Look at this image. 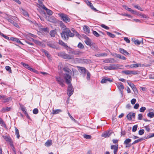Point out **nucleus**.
<instances>
[{
    "label": "nucleus",
    "mask_w": 154,
    "mask_h": 154,
    "mask_svg": "<svg viewBox=\"0 0 154 154\" xmlns=\"http://www.w3.org/2000/svg\"><path fill=\"white\" fill-rule=\"evenodd\" d=\"M64 78L65 79L66 82L68 85L67 90V94L70 97L73 94L74 92L73 88L70 83L72 81L71 77L68 74L66 73L64 74Z\"/></svg>",
    "instance_id": "obj_1"
},
{
    "label": "nucleus",
    "mask_w": 154,
    "mask_h": 154,
    "mask_svg": "<svg viewBox=\"0 0 154 154\" xmlns=\"http://www.w3.org/2000/svg\"><path fill=\"white\" fill-rule=\"evenodd\" d=\"M61 35L62 39L64 40H67L69 37H73L74 36V34L71 32L70 29H64L61 33Z\"/></svg>",
    "instance_id": "obj_2"
},
{
    "label": "nucleus",
    "mask_w": 154,
    "mask_h": 154,
    "mask_svg": "<svg viewBox=\"0 0 154 154\" xmlns=\"http://www.w3.org/2000/svg\"><path fill=\"white\" fill-rule=\"evenodd\" d=\"M58 15L61 18V20L65 23H67L71 20L69 16L66 14L60 13L58 14Z\"/></svg>",
    "instance_id": "obj_3"
},
{
    "label": "nucleus",
    "mask_w": 154,
    "mask_h": 154,
    "mask_svg": "<svg viewBox=\"0 0 154 154\" xmlns=\"http://www.w3.org/2000/svg\"><path fill=\"white\" fill-rule=\"evenodd\" d=\"M58 56L66 59L70 60L73 58V56L66 54L64 52H60L58 53Z\"/></svg>",
    "instance_id": "obj_4"
},
{
    "label": "nucleus",
    "mask_w": 154,
    "mask_h": 154,
    "mask_svg": "<svg viewBox=\"0 0 154 154\" xmlns=\"http://www.w3.org/2000/svg\"><path fill=\"white\" fill-rule=\"evenodd\" d=\"M120 67V65L119 64H110L109 66H105L104 68L105 70H116L117 69Z\"/></svg>",
    "instance_id": "obj_5"
},
{
    "label": "nucleus",
    "mask_w": 154,
    "mask_h": 154,
    "mask_svg": "<svg viewBox=\"0 0 154 154\" xmlns=\"http://www.w3.org/2000/svg\"><path fill=\"white\" fill-rule=\"evenodd\" d=\"M56 79L58 83L61 86L63 87L65 86V85L64 84V81L63 79L59 76L56 77Z\"/></svg>",
    "instance_id": "obj_6"
},
{
    "label": "nucleus",
    "mask_w": 154,
    "mask_h": 154,
    "mask_svg": "<svg viewBox=\"0 0 154 154\" xmlns=\"http://www.w3.org/2000/svg\"><path fill=\"white\" fill-rule=\"evenodd\" d=\"M2 137L10 145H12V143H13V142L10 136H2Z\"/></svg>",
    "instance_id": "obj_7"
},
{
    "label": "nucleus",
    "mask_w": 154,
    "mask_h": 154,
    "mask_svg": "<svg viewBox=\"0 0 154 154\" xmlns=\"http://www.w3.org/2000/svg\"><path fill=\"white\" fill-rule=\"evenodd\" d=\"M78 68H79V71L80 73L82 74L84 76H85L86 73L87 72V71L88 70H86L85 67H83L79 66Z\"/></svg>",
    "instance_id": "obj_8"
},
{
    "label": "nucleus",
    "mask_w": 154,
    "mask_h": 154,
    "mask_svg": "<svg viewBox=\"0 0 154 154\" xmlns=\"http://www.w3.org/2000/svg\"><path fill=\"white\" fill-rule=\"evenodd\" d=\"M113 80V79L112 78H110L106 77L102 79L101 82L102 83H104L108 82H112Z\"/></svg>",
    "instance_id": "obj_9"
},
{
    "label": "nucleus",
    "mask_w": 154,
    "mask_h": 154,
    "mask_svg": "<svg viewBox=\"0 0 154 154\" xmlns=\"http://www.w3.org/2000/svg\"><path fill=\"white\" fill-rule=\"evenodd\" d=\"M128 85L131 87L132 89L135 94L138 93V91L137 88L136 87L134 84L127 82Z\"/></svg>",
    "instance_id": "obj_10"
},
{
    "label": "nucleus",
    "mask_w": 154,
    "mask_h": 154,
    "mask_svg": "<svg viewBox=\"0 0 154 154\" xmlns=\"http://www.w3.org/2000/svg\"><path fill=\"white\" fill-rule=\"evenodd\" d=\"M82 53V52L80 51L73 50L72 51H71V52H69V54H73L75 56L81 55Z\"/></svg>",
    "instance_id": "obj_11"
},
{
    "label": "nucleus",
    "mask_w": 154,
    "mask_h": 154,
    "mask_svg": "<svg viewBox=\"0 0 154 154\" xmlns=\"http://www.w3.org/2000/svg\"><path fill=\"white\" fill-rule=\"evenodd\" d=\"M116 61L113 58L106 59L103 61V62L105 63H114Z\"/></svg>",
    "instance_id": "obj_12"
},
{
    "label": "nucleus",
    "mask_w": 154,
    "mask_h": 154,
    "mask_svg": "<svg viewBox=\"0 0 154 154\" xmlns=\"http://www.w3.org/2000/svg\"><path fill=\"white\" fill-rule=\"evenodd\" d=\"M47 45L48 47L52 48L57 49V47L54 43L51 42H48L47 43Z\"/></svg>",
    "instance_id": "obj_13"
},
{
    "label": "nucleus",
    "mask_w": 154,
    "mask_h": 154,
    "mask_svg": "<svg viewBox=\"0 0 154 154\" xmlns=\"http://www.w3.org/2000/svg\"><path fill=\"white\" fill-rule=\"evenodd\" d=\"M118 148V145L117 144L116 145H112L111 146V149H114L113 153L114 154H117Z\"/></svg>",
    "instance_id": "obj_14"
},
{
    "label": "nucleus",
    "mask_w": 154,
    "mask_h": 154,
    "mask_svg": "<svg viewBox=\"0 0 154 154\" xmlns=\"http://www.w3.org/2000/svg\"><path fill=\"white\" fill-rule=\"evenodd\" d=\"M86 2L88 5L90 6L91 8L95 11H97V10L94 7L93 5L90 1L88 0H85Z\"/></svg>",
    "instance_id": "obj_15"
},
{
    "label": "nucleus",
    "mask_w": 154,
    "mask_h": 154,
    "mask_svg": "<svg viewBox=\"0 0 154 154\" xmlns=\"http://www.w3.org/2000/svg\"><path fill=\"white\" fill-rule=\"evenodd\" d=\"M119 50L120 53L123 54L125 56L129 55V53L127 52L126 51L122 48H120L119 49Z\"/></svg>",
    "instance_id": "obj_16"
},
{
    "label": "nucleus",
    "mask_w": 154,
    "mask_h": 154,
    "mask_svg": "<svg viewBox=\"0 0 154 154\" xmlns=\"http://www.w3.org/2000/svg\"><path fill=\"white\" fill-rule=\"evenodd\" d=\"M132 41L134 42V43L135 45H139L142 42V44H143V39H142L141 41H140L138 39L135 40L134 38H132Z\"/></svg>",
    "instance_id": "obj_17"
},
{
    "label": "nucleus",
    "mask_w": 154,
    "mask_h": 154,
    "mask_svg": "<svg viewBox=\"0 0 154 154\" xmlns=\"http://www.w3.org/2000/svg\"><path fill=\"white\" fill-rule=\"evenodd\" d=\"M58 43L59 45L63 46L66 48H68L71 49V48L68 46L63 42L62 40H59Z\"/></svg>",
    "instance_id": "obj_18"
},
{
    "label": "nucleus",
    "mask_w": 154,
    "mask_h": 154,
    "mask_svg": "<svg viewBox=\"0 0 154 154\" xmlns=\"http://www.w3.org/2000/svg\"><path fill=\"white\" fill-rule=\"evenodd\" d=\"M117 86L119 90L122 92V90L124 89V86L123 85L122 83L121 82L118 83L117 85Z\"/></svg>",
    "instance_id": "obj_19"
},
{
    "label": "nucleus",
    "mask_w": 154,
    "mask_h": 154,
    "mask_svg": "<svg viewBox=\"0 0 154 154\" xmlns=\"http://www.w3.org/2000/svg\"><path fill=\"white\" fill-rule=\"evenodd\" d=\"M43 9L46 10L47 14L48 15H51L52 14V11L47 8L44 5H43Z\"/></svg>",
    "instance_id": "obj_20"
},
{
    "label": "nucleus",
    "mask_w": 154,
    "mask_h": 154,
    "mask_svg": "<svg viewBox=\"0 0 154 154\" xmlns=\"http://www.w3.org/2000/svg\"><path fill=\"white\" fill-rule=\"evenodd\" d=\"M83 29L86 34H89L90 33L89 27L88 26H85L83 27Z\"/></svg>",
    "instance_id": "obj_21"
},
{
    "label": "nucleus",
    "mask_w": 154,
    "mask_h": 154,
    "mask_svg": "<svg viewBox=\"0 0 154 154\" xmlns=\"http://www.w3.org/2000/svg\"><path fill=\"white\" fill-rule=\"evenodd\" d=\"M85 42L86 44L88 45L91 46L92 45L91 41L89 38L87 37V38L85 41Z\"/></svg>",
    "instance_id": "obj_22"
},
{
    "label": "nucleus",
    "mask_w": 154,
    "mask_h": 154,
    "mask_svg": "<svg viewBox=\"0 0 154 154\" xmlns=\"http://www.w3.org/2000/svg\"><path fill=\"white\" fill-rule=\"evenodd\" d=\"M21 64L24 67L29 70L30 71L31 70H32V68L30 67L29 65L26 64L23 62H21Z\"/></svg>",
    "instance_id": "obj_23"
},
{
    "label": "nucleus",
    "mask_w": 154,
    "mask_h": 154,
    "mask_svg": "<svg viewBox=\"0 0 154 154\" xmlns=\"http://www.w3.org/2000/svg\"><path fill=\"white\" fill-rule=\"evenodd\" d=\"M111 133H110L109 131H106L102 134V137H109L111 135Z\"/></svg>",
    "instance_id": "obj_24"
},
{
    "label": "nucleus",
    "mask_w": 154,
    "mask_h": 154,
    "mask_svg": "<svg viewBox=\"0 0 154 154\" xmlns=\"http://www.w3.org/2000/svg\"><path fill=\"white\" fill-rule=\"evenodd\" d=\"M8 21L9 22H10L11 24H13L15 27H19V26L18 24L17 23L15 22L12 20L10 19L8 20Z\"/></svg>",
    "instance_id": "obj_25"
},
{
    "label": "nucleus",
    "mask_w": 154,
    "mask_h": 154,
    "mask_svg": "<svg viewBox=\"0 0 154 154\" xmlns=\"http://www.w3.org/2000/svg\"><path fill=\"white\" fill-rule=\"evenodd\" d=\"M57 34L56 31L54 30H51L50 32V34L51 36L52 37H54Z\"/></svg>",
    "instance_id": "obj_26"
},
{
    "label": "nucleus",
    "mask_w": 154,
    "mask_h": 154,
    "mask_svg": "<svg viewBox=\"0 0 154 154\" xmlns=\"http://www.w3.org/2000/svg\"><path fill=\"white\" fill-rule=\"evenodd\" d=\"M11 107H6L5 108H3L2 109L1 111L3 112H8L11 109Z\"/></svg>",
    "instance_id": "obj_27"
},
{
    "label": "nucleus",
    "mask_w": 154,
    "mask_h": 154,
    "mask_svg": "<svg viewBox=\"0 0 154 154\" xmlns=\"http://www.w3.org/2000/svg\"><path fill=\"white\" fill-rule=\"evenodd\" d=\"M0 124L2 126L4 127L5 128H6L7 126L3 120L0 117Z\"/></svg>",
    "instance_id": "obj_28"
},
{
    "label": "nucleus",
    "mask_w": 154,
    "mask_h": 154,
    "mask_svg": "<svg viewBox=\"0 0 154 154\" xmlns=\"http://www.w3.org/2000/svg\"><path fill=\"white\" fill-rule=\"evenodd\" d=\"M11 97H9L8 98H4L2 100V102L3 103H5L8 102L11 100Z\"/></svg>",
    "instance_id": "obj_29"
},
{
    "label": "nucleus",
    "mask_w": 154,
    "mask_h": 154,
    "mask_svg": "<svg viewBox=\"0 0 154 154\" xmlns=\"http://www.w3.org/2000/svg\"><path fill=\"white\" fill-rule=\"evenodd\" d=\"M52 144V141L51 140H48L45 143V145L47 147L51 146Z\"/></svg>",
    "instance_id": "obj_30"
},
{
    "label": "nucleus",
    "mask_w": 154,
    "mask_h": 154,
    "mask_svg": "<svg viewBox=\"0 0 154 154\" xmlns=\"http://www.w3.org/2000/svg\"><path fill=\"white\" fill-rule=\"evenodd\" d=\"M141 66V64L139 63H137L136 64H131L130 65V68H137Z\"/></svg>",
    "instance_id": "obj_31"
},
{
    "label": "nucleus",
    "mask_w": 154,
    "mask_h": 154,
    "mask_svg": "<svg viewBox=\"0 0 154 154\" xmlns=\"http://www.w3.org/2000/svg\"><path fill=\"white\" fill-rule=\"evenodd\" d=\"M61 112L62 110L60 109L53 110L52 111V114H57L60 112Z\"/></svg>",
    "instance_id": "obj_32"
},
{
    "label": "nucleus",
    "mask_w": 154,
    "mask_h": 154,
    "mask_svg": "<svg viewBox=\"0 0 154 154\" xmlns=\"http://www.w3.org/2000/svg\"><path fill=\"white\" fill-rule=\"evenodd\" d=\"M63 69L65 72L68 73H69L70 72H71V70L69 68L66 67L63 68Z\"/></svg>",
    "instance_id": "obj_33"
},
{
    "label": "nucleus",
    "mask_w": 154,
    "mask_h": 154,
    "mask_svg": "<svg viewBox=\"0 0 154 154\" xmlns=\"http://www.w3.org/2000/svg\"><path fill=\"white\" fill-rule=\"evenodd\" d=\"M15 134L17 135V138H19L20 136L19 134V130L15 127Z\"/></svg>",
    "instance_id": "obj_34"
},
{
    "label": "nucleus",
    "mask_w": 154,
    "mask_h": 154,
    "mask_svg": "<svg viewBox=\"0 0 154 154\" xmlns=\"http://www.w3.org/2000/svg\"><path fill=\"white\" fill-rule=\"evenodd\" d=\"M60 27L62 28L63 29V30L64 29H68V28H67L66 26H65V24L63 23L62 22H61L60 23Z\"/></svg>",
    "instance_id": "obj_35"
},
{
    "label": "nucleus",
    "mask_w": 154,
    "mask_h": 154,
    "mask_svg": "<svg viewBox=\"0 0 154 154\" xmlns=\"http://www.w3.org/2000/svg\"><path fill=\"white\" fill-rule=\"evenodd\" d=\"M87 77L86 79L88 80H89L91 76V74L88 71H87Z\"/></svg>",
    "instance_id": "obj_36"
},
{
    "label": "nucleus",
    "mask_w": 154,
    "mask_h": 154,
    "mask_svg": "<svg viewBox=\"0 0 154 154\" xmlns=\"http://www.w3.org/2000/svg\"><path fill=\"white\" fill-rule=\"evenodd\" d=\"M147 116L150 118H152L154 116V114L153 112H149L147 114Z\"/></svg>",
    "instance_id": "obj_37"
},
{
    "label": "nucleus",
    "mask_w": 154,
    "mask_h": 154,
    "mask_svg": "<svg viewBox=\"0 0 154 154\" xmlns=\"http://www.w3.org/2000/svg\"><path fill=\"white\" fill-rule=\"evenodd\" d=\"M131 113L130 112L127 116V118L129 120H132Z\"/></svg>",
    "instance_id": "obj_38"
},
{
    "label": "nucleus",
    "mask_w": 154,
    "mask_h": 154,
    "mask_svg": "<svg viewBox=\"0 0 154 154\" xmlns=\"http://www.w3.org/2000/svg\"><path fill=\"white\" fill-rule=\"evenodd\" d=\"M131 141V140L130 139L128 138L126 139L124 142V143L125 144H128Z\"/></svg>",
    "instance_id": "obj_39"
},
{
    "label": "nucleus",
    "mask_w": 154,
    "mask_h": 154,
    "mask_svg": "<svg viewBox=\"0 0 154 154\" xmlns=\"http://www.w3.org/2000/svg\"><path fill=\"white\" fill-rule=\"evenodd\" d=\"M122 73L127 75H129L131 74V70L123 71Z\"/></svg>",
    "instance_id": "obj_40"
},
{
    "label": "nucleus",
    "mask_w": 154,
    "mask_h": 154,
    "mask_svg": "<svg viewBox=\"0 0 154 154\" xmlns=\"http://www.w3.org/2000/svg\"><path fill=\"white\" fill-rule=\"evenodd\" d=\"M107 55L106 53H104L102 54H97L96 55L97 57H100V56H106Z\"/></svg>",
    "instance_id": "obj_41"
},
{
    "label": "nucleus",
    "mask_w": 154,
    "mask_h": 154,
    "mask_svg": "<svg viewBox=\"0 0 154 154\" xmlns=\"http://www.w3.org/2000/svg\"><path fill=\"white\" fill-rule=\"evenodd\" d=\"M83 137L87 139H90L91 138V135L87 134H84L83 135Z\"/></svg>",
    "instance_id": "obj_42"
},
{
    "label": "nucleus",
    "mask_w": 154,
    "mask_h": 154,
    "mask_svg": "<svg viewBox=\"0 0 154 154\" xmlns=\"http://www.w3.org/2000/svg\"><path fill=\"white\" fill-rule=\"evenodd\" d=\"M42 52L45 53V55L47 57H50V56L47 51L45 50L44 49H42Z\"/></svg>",
    "instance_id": "obj_43"
},
{
    "label": "nucleus",
    "mask_w": 154,
    "mask_h": 154,
    "mask_svg": "<svg viewBox=\"0 0 154 154\" xmlns=\"http://www.w3.org/2000/svg\"><path fill=\"white\" fill-rule=\"evenodd\" d=\"M5 69L7 71L9 72L10 73H11V70L10 67L9 66H5Z\"/></svg>",
    "instance_id": "obj_44"
},
{
    "label": "nucleus",
    "mask_w": 154,
    "mask_h": 154,
    "mask_svg": "<svg viewBox=\"0 0 154 154\" xmlns=\"http://www.w3.org/2000/svg\"><path fill=\"white\" fill-rule=\"evenodd\" d=\"M106 33H107V34L109 36L111 37H112V38H114L115 37V35L113 34H112L110 32H106Z\"/></svg>",
    "instance_id": "obj_45"
},
{
    "label": "nucleus",
    "mask_w": 154,
    "mask_h": 154,
    "mask_svg": "<svg viewBox=\"0 0 154 154\" xmlns=\"http://www.w3.org/2000/svg\"><path fill=\"white\" fill-rule=\"evenodd\" d=\"M78 47L80 49H83L84 48V46L83 44L81 42H79L78 45Z\"/></svg>",
    "instance_id": "obj_46"
},
{
    "label": "nucleus",
    "mask_w": 154,
    "mask_h": 154,
    "mask_svg": "<svg viewBox=\"0 0 154 154\" xmlns=\"http://www.w3.org/2000/svg\"><path fill=\"white\" fill-rule=\"evenodd\" d=\"M137 127H138V126L137 125H134L133 127L132 131L133 132H135L137 130Z\"/></svg>",
    "instance_id": "obj_47"
},
{
    "label": "nucleus",
    "mask_w": 154,
    "mask_h": 154,
    "mask_svg": "<svg viewBox=\"0 0 154 154\" xmlns=\"http://www.w3.org/2000/svg\"><path fill=\"white\" fill-rule=\"evenodd\" d=\"M93 33L96 37H99L100 36V35L95 31H93Z\"/></svg>",
    "instance_id": "obj_48"
},
{
    "label": "nucleus",
    "mask_w": 154,
    "mask_h": 154,
    "mask_svg": "<svg viewBox=\"0 0 154 154\" xmlns=\"http://www.w3.org/2000/svg\"><path fill=\"white\" fill-rule=\"evenodd\" d=\"M144 131L143 129H140L139 131L138 134L140 135H141L144 133Z\"/></svg>",
    "instance_id": "obj_49"
},
{
    "label": "nucleus",
    "mask_w": 154,
    "mask_h": 154,
    "mask_svg": "<svg viewBox=\"0 0 154 154\" xmlns=\"http://www.w3.org/2000/svg\"><path fill=\"white\" fill-rule=\"evenodd\" d=\"M10 40L17 42H18L19 39L14 37H11L10 38Z\"/></svg>",
    "instance_id": "obj_50"
},
{
    "label": "nucleus",
    "mask_w": 154,
    "mask_h": 154,
    "mask_svg": "<svg viewBox=\"0 0 154 154\" xmlns=\"http://www.w3.org/2000/svg\"><path fill=\"white\" fill-rule=\"evenodd\" d=\"M146 108L145 107H142L140 109V111L141 112H144L146 110Z\"/></svg>",
    "instance_id": "obj_51"
},
{
    "label": "nucleus",
    "mask_w": 154,
    "mask_h": 154,
    "mask_svg": "<svg viewBox=\"0 0 154 154\" xmlns=\"http://www.w3.org/2000/svg\"><path fill=\"white\" fill-rule=\"evenodd\" d=\"M38 112V109L37 108L34 109L33 110V113L35 114H37Z\"/></svg>",
    "instance_id": "obj_52"
},
{
    "label": "nucleus",
    "mask_w": 154,
    "mask_h": 154,
    "mask_svg": "<svg viewBox=\"0 0 154 154\" xmlns=\"http://www.w3.org/2000/svg\"><path fill=\"white\" fill-rule=\"evenodd\" d=\"M101 26L103 28H104L106 29H109V27H108V26H106L105 25L103 24H102V25H101Z\"/></svg>",
    "instance_id": "obj_53"
},
{
    "label": "nucleus",
    "mask_w": 154,
    "mask_h": 154,
    "mask_svg": "<svg viewBox=\"0 0 154 154\" xmlns=\"http://www.w3.org/2000/svg\"><path fill=\"white\" fill-rule=\"evenodd\" d=\"M138 74L137 71H131V74H132L134 75H136Z\"/></svg>",
    "instance_id": "obj_54"
},
{
    "label": "nucleus",
    "mask_w": 154,
    "mask_h": 154,
    "mask_svg": "<svg viewBox=\"0 0 154 154\" xmlns=\"http://www.w3.org/2000/svg\"><path fill=\"white\" fill-rule=\"evenodd\" d=\"M34 42L35 44L39 45H40L41 44V42L40 41H38L37 40H35Z\"/></svg>",
    "instance_id": "obj_55"
},
{
    "label": "nucleus",
    "mask_w": 154,
    "mask_h": 154,
    "mask_svg": "<svg viewBox=\"0 0 154 154\" xmlns=\"http://www.w3.org/2000/svg\"><path fill=\"white\" fill-rule=\"evenodd\" d=\"M124 40L127 43H129L130 42V40L128 39V37H125L124 38Z\"/></svg>",
    "instance_id": "obj_56"
},
{
    "label": "nucleus",
    "mask_w": 154,
    "mask_h": 154,
    "mask_svg": "<svg viewBox=\"0 0 154 154\" xmlns=\"http://www.w3.org/2000/svg\"><path fill=\"white\" fill-rule=\"evenodd\" d=\"M136 100L135 99L133 98L131 100V103L132 104H134L136 102Z\"/></svg>",
    "instance_id": "obj_57"
},
{
    "label": "nucleus",
    "mask_w": 154,
    "mask_h": 154,
    "mask_svg": "<svg viewBox=\"0 0 154 154\" xmlns=\"http://www.w3.org/2000/svg\"><path fill=\"white\" fill-rule=\"evenodd\" d=\"M143 116L142 114H139L138 115V119L139 120H141L142 119Z\"/></svg>",
    "instance_id": "obj_58"
},
{
    "label": "nucleus",
    "mask_w": 154,
    "mask_h": 154,
    "mask_svg": "<svg viewBox=\"0 0 154 154\" xmlns=\"http://www.w3.org/2000/svg\"><path fill=\"white\" fill-rule=\"evenodd\" d=\"M23 14L25 16H29V14L27 12L24 10H23Z\"/></svg>",
    "instance_id": "obj_59"
},
{
    "label": "nucleus",
    "mask_w": 154,
    "mask_h": 154,
    "mask_svg": "<svg viewBox=\"0 0 154 154\" xmlns=\"http://www.w3.org/2000/svg\"><path fill=\"white\" fill-rule=\"evenodd\" d=\"M68 114L69 117L70 118V119H72V120L73 121H74V122H75L76 121L71 116L70 113L68 112Z\"/></svg>",
    "instance_id": "obj_60"
},
{
    "label": "nucleus",
    "mask_w": 154,
    "mask_h": 154,
    "mask_svg": "<svg viewBox=\"0 0 154 154\" xmlns=\"http://www.w3.org/2000/svg\"><path fill=\"white\" fill-rule=\"evenodd\" d=\"M147 139V137H143L140 138L139 139H138L139 140V142H141V141L144 140L145 139Z\"/></svg>",
    "instance_id": "obj_61"
},
{
    "label": "nucleus",
    "mask_w": 154,
    "mask_h": 154,
    "mask_svg": "<svg viewBox=\"0 0 154 154\" xmlns=\"http://www.w3.org/2000/svg\"><path fill=\"white\" fill-rule=\"evenodd\" d=\"M139 104L138 103H136L134 106V109H137L139 107Z\"/></svg>",
    "instance_id": "obj_62"
},
{
    "label": "nucleus",
    "mask_w": 154,
    "mask_h": 154,
    "mask_svg": "<svg viewBox=\"0 0 154 154\" xmlns=\"http://www.w3.org/2000/svg\"><path fill=\"white\" fill-rule=\"evenodd\" d=\"M49 20L50 22H54L55 21V18L54 17H50Z\"/></svg>",
    "instance_id": "obj_63"
},
{
    "label": "nucleus",
    "mask_w": 154,
    "mask_h": 154,
    "mask_svg": "<svg viewBox=\"0 0 154 154\" xmlns=\"http://www.w3.org/2000/svg\"><path fill=\"white\" fill-rule=\"evenodd\" d=\"M146 130L148 132H149L150 130V129L149 126H146L145 127Z\"/></svg>",
    "instance_id": "obj_64"
}]
</instances>
